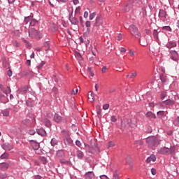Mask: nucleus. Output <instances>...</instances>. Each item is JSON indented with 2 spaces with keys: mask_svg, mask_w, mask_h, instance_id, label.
Returning <instances> with one entry per match:
<instances>
[{
  "mask_svg": "<svg viewBox=\"0 0 179 179\" xmlns=\"http://www.w3.org/2000/svg\"><path fill=\"white\" fill-rule=\"evenodd\" d=\"M146 142L148 145V147L153 150H155V149H156V148L160 145V140L155 136L148 137L146 140Z\"/></svg>",
  "mask_w": 179,
  "mask_h": 179,
  "instance_id": "nucleus-1",
  "label": "nucleus"
},
{
  "mask_svg": "<svg viewBox=\"0 0 179 179\" xmlns=\"http://www.w3.org/2000/svg\"><path fill=\"white\" fill-rule=\"evenodd\" d=\"M28 33L31 38H41V37H43V35L34 28H30Z\"/></svg>",
  "mask_w": 179,
  "mask_h": 179,
  "instance_id": "nucleus-2",
  "label": "nucleus"
},
{
  "mask_svg": "<svg viewBox=\"0 0 179 179\" xmlns=\"http://www.w3.org/2000/svg\"><path fill=\"white\" fill-rule=\"evenodd\" d=\"M62 134L64 136V143L65 145H68L69 146H72L73 145V141L69 136V133L67 131L63 130Z\"/></svg>",
  "mask_w": 179,
  "mask_h": 179,
  "instance_id": "nucleus-3",
  "label": "nucleus"
},
{
  "mask_svg": "<svg viewBox=\"0 0 179 179\" xmlns=\"http://www.w3.org/2000/svg\"><path fill=\"white\" fill-rule=\"evenodd\" d=\"M129 31L131 34H132L133 36H135L136 38H141V34L139 33L138 28L135 27V25L130 26Z\"/></svg>",
  "mask_w": 179,
  "mask_h": 179,
  "instance_id": "nucleus-4",
  "label": "nucleus"
},
{
  "mask_svg": "<svg viewBox=\"0 0 179 179\" xmlns=\"http://www.w3.org/2000/svg\"><path fill=\"white\" fill-rule=\"evenodd\" d=\"M54 121L59 124L60 122H66V119L59 114L55 113L54 116Z\"/></svg>",
  "mask_w": 179,
  "mask_h": 179,
  "instance_id": "nucleus-5",
  "label": "nucleus"
},
{
  "mask_svg": "<svg viewBox=\"0 0 179 179\" xmlns=\"http://www.w3.org/2000/svg\"><path fill=\"white\" fill-rule=\"evenodd\" d=\"M170 152V148L164 147L158 150L159 155H169Z\"/></svg>",
  "mask_w": 179,
  "mask_h": 179,
  "instance_id": "nucleus-6",
  "label": "nucleus"
},
{
  "mask_svg": "<svg viewBox=\"0 0 179 179\" xmlns=\"http://www.w3.org/2000/svg\"><path fill=\"white\" fill-rule=\"evenodd\" d=\"M132 9V2L129 1L127 3L124 7L123 10L124 12H129V10Z\"/></svg>",
  "mask_w": 179,
  "mask_h": 179,
  "instance_id": "nucleus-7",
  "label": "nucleus"
},
{
  "mask_svg": "<svg viewBox=\"0 0 179 179\" xmlns=\"http://www.w3.org/2000/svg\"><path fill=\"white\" fill-rule=\"evenodd\" d=\"M30 143L34 150H38L40 149V143L34 141H31Z\"/></svg>",
  "mask_w": 179,
  "mask_h": 179,
  "instance_id": "nucleus-8",
  "label": "nucleus"
},
{
  "mask_svg": "<svg viewBox=\"0 0 179 179\" xmlns=\"http://www.w3.org/2000/svg\"><path fill=\"white\" fill-rule=\"evenodd\" d=\"M2 148L4 150H12V149H13V145H12L11 144H9L8 143H6L2 145Z\"/></svg>",
  "mask_w": 179,
  "mask_h": 179,
  "instance_id": "nucleus-9",
  "label": "nucleus"
},
{
  "mask_svg": "<svg viewBox=\"0 0 179 179\" xmlns=\"http://www.w3.org/2000/svg\"><path fill=\"white\" fill-rule=\"evenodd\" d=\"M171 59H173V61L178 60V53H177L176 50H171Z\"/></svg>",
  "mask_w": 179,
  "mask_h": 179,
  "instance_id": "nucleus-10",
  "label": "nucleus"
},
{
  "mask_svg": "<svg viewBox=\"0 0 179 179\" xmlns=\"http://www.w3.org/2000/svg\"><path fill=\"white\" fill-rule=\"evenodd\" d=\"M9 167V164L7 163L3 162L0 164V170H2L3 171H5V170H8Z\"/></svg>",
  "mask_w": 179,
  "mask_h": 179,
  "instance_id": "nucleus-11",
  "label": "nucleus"
},
{
  "mask_svg": "<svg viewBox=\"0 0 179 179\" xmlns=\"http://www.w3.org/2000/svg\"><path fill=\"white\" fill-rule=\"evenodd\" d=\"M166 16H167V13L164 10H160L159 13V17L161 19H166Z\"/></svg>",
  "mask_w": 179,
  "mask_h": 179,
  "instance_id": "nucleus-12",
  "label": "nucleus"
},
{
  "mask_svg": "<svg viewBox=\"0 0 179 179\" xmlns=\"http://www.w3.org/2000/svg\"><path fill=\"white\" fill-rule=\"evenodd\" d=\"M176 46H177V43L174 41H169L166 44V48H173V47H176Z\"/></svg>",
  "mask_w": 179,
  "mask_h": 179,
  "instance_id": "nucleus-13",
  "label": "nucleus"
},
{
  "mask_svg": "<svg viewBox=\"0 0 179 179\" xmlns=\"http://www.w3.org/2000/svg\"><path fill=\"white\" fill-rule=\"evenodd\" d=\"M88 99L91 103H93V101H94V96L93 95V92L90 91L88 93Z\"/></svg>",
  "mask_w": 179,
  "mask_h": 179,
  "instance_id": "nucleus-14",
  "label": "nucleus"
},
{
  "mask_svg": "<svg viewBox=\"0 0 179 179\" xmlns=\"http://www.w3.org/2000/svg\"><path fill=\"white\" fill-rule=\"evenodd\" d=\"M150 162H156V157L155 155H151L146 159V163H150Z\"/></svg>",
  "mask_w": 179,
  "mask_h": 179,
  "instance_id": "nucleus-15",
  "label": "nucleus"
},
{
  "mask_svg": "<svg viewBox=\"0 0 179 179\" xmlns=\"http://www.w3.org/2000/svg\"><path fill=\"white\" fill-rule=\"evenodd\" d=\"M145 117H147V118H149V120H152V118H156V115L152 112H148L145 115Z\"/></svg>",
  "mask_w": 179,
  "mask_h": 179,
  "instance_id": "nucleus-16",
  "label": "nucleus"
},
{
  "mask_svg": "<svg viewBox=\"0 0 179 179\" xmlns=\"http://www.w3.org/2000/svg\"><path fill=\"white\" fill-rule=\"evenodd\" d=\"M163 103L166 104V106H173L174 105V101L168 99V100L164 101Z\"/></svg>",
  "mask_w": 179,
  "mask_h": 179,
  "instance_id": "nucleus-17",
  "label": "nucleus"
},
{
  "mask_svg": "<svg viewBox=\"0 0 179 179\" xmlns=\"http://www.w3.org/2000/svg\"><path fill=\"white\" fill-rule=\"evenodd\" d=\"M93 177H94V173H93V172H87L85 174L86 179H92V178H93Z\"/></svg>",
  "mask_w": 179,
  "mask_h": 179,
  "instance_id": "nucleus-18",
  "label": "nucleus"
},
{
  "mask_svg": "<svg viewBox=\"0 0 179 179\" xmlns=\"http://www.w3.org/2000/svg\"><path fill=\"white\" fill-rule=\"evenodd\" d=\"M76 155L78 159H83V156H85V154H83V152L81 150H77Z\"/></svg>",
  "mask_w": 179,
  "mask_h": 179,
  "instance_id": "nucleus-19",
  "label": "nucleus"
},
{
  "mask_svg": "<svg viewBox=\"0 0 179 179\" xmlns=\"http://www.w3.org/2000/svg\"><path fill=\"white\" fill-rule=\"evenodd\" d=\"M70 22H71L72 24H78V23H79L78 18H76L75 17H73L72 18L70 17Z\"/></svg>",
  "mask_w": 179,
  "mask_h": 179,
  "instance_id": "nucleus-20",
  "label": "nucleus"
},
{
  "mask_svg": "<svg viewBox=\"0 0 179 179\" xmlns=\"http://www.w3.org/2000/svg\"><path fill=\"white\" fill-rule=\"evenodd\" d=\"M43 122H44L45 125L46 127H48V128H50V127H51V122L50 120H48V119H45L43 120Z\"/></svg>",
  "mask_w": 179,
  "mask_h": 179,
  "instance_id": "nucleus-21",
  "label": "nucleus"
},
{
  "mask_svg": "<svg viewBox=\"0 0 179 179\" xmlns=\"http://www.w3.org/2000/svg\"><path fill=\"white\" fill-rule=\"evenodd\" d=\"M160 79L162 82H163V83H166V82H167V77H166L164 74H162L160 76Z\"/></svg>",
  "mask_w": 179,
  "mask_h": 179,
  "instance_id": "nucleus-22",
  "label": "nucleus"
},
{
  "mask_svg": "<svg viewBox=\"0 0 179 179\" xmlns=\"http://www.w3.org/2000/svg\"><path fill=\"white\" fill-rule=\"evenodd\" d=\"M175 152H176V147H171V148H169V155H173L174 154Z\"/></svg>",
  "mask_w": 179,
  "mask_h": 179,
  "instance_id": "nucleus-23",
  "label": "nucleus"
},
{
  "mask_svg": "<svg viewBox=\"0 0 179 179\" xmlns=\"http://www.w3.org/2000/svg\"><path fill=\"white\" fill-rule=\"evenodd\" d=\"M96 111L99 115L101 114V108L100 107V106L98 105L96 106Z\"/></svg>",
  "mask_w": 179,
  "mask_h": 179,
  "instance_id": "nucleus-24",
  "label": "nucleus"
},
{
  "mask_svg": "<svg viewBox=\"0 0 179 179\" xmlns=\"http://www.w3.org/2000/svg\"><path fill=\"white\" fill-rule=\"evenodd\" d=\"M31 20H32V17L30 16L25 17V19H24L25 24H27V23L31 22Z\"/></svg>",
  "mask_w": 179,
  "mask_h": 179,
  "instance_id": "nucleus-25",
  "label": "nucleus"
},
{
  "mask_svg": "<svg viewBox=\"0 0 179 179\" xmlns=\"http://www.w3.org/2000/svg\"><path fill=\"white\" fill-rule=\"evenodd\" d=\"M52 146H55L58 143V141L55 138H52L50 142Z\"/></svg>",
  "mask_w": 179,
  "mask_h": 179,
  "instance_id": "nucleus-26",
  "label": "nucleus"
},
{
  "mask_svg": "<svg viewBox=\"0 0 179 179\" xmlns=\"http://www.w3.org/2000/svg\"><path fill=\"white\" fill-rule=\"evenodd\" d=\"M114 146H115V143L113 141H109L108 143V148H114Z\"/></svg>",
  "mask_w": 179,
  "mask_h": 179,
  "instance_id": "nucleus-27",
  "label": "nucleus"
},
{
  "mask_svg": "<svg viewBox=\"0 0 179 179\" xmlns=\"http://www.w3.org/2000/svg\"><path fill=\"white\" fill-rule=\"evenodd\" d=\"M8 157H9V154H8L7 152H4L1 156V159H8Z\"/></svg>",
  "mask_w": 179,
  "mask_h": 179,
  "instance_id": "nucleus-28",
  "label": "nucleus"
},
{
  "mask_svg": "<svg viewBox=\"0 0 179 179\" xmlns=\"http://www.w3.org/2000/svg\"><path fill=\"white\" fill-rule=\"evenodd\" d=\"M29 24H30V26H34L35 24H37V20H36V19L32 18Z\"/></svg>",
  "mask_w": 179,
  "mask_h": 179,
  "instance_id": "nucleus-29",
  "label": "nucleus"
},
{
  "mask_svg": "<svg viewBox=\"0 0 179 179\" xmlns=\"http://www.w3.org/2000/svg\"><path fill=\"white\" fill-rule=\"evenodd\" d=\"M41 162H42L43 164L48 163V161H47V158H45V157H41Z\"/></svg>",
  "mask_w": 179,
  "mask_h": 179,
  "instance_id": "nucleus-30",
  "label": "nucleus"
},
{
  "mask_svg": "<svg viewBox=\"0 0 179 179\" xmlns=\"http://www.w3.org/2000/svg\"><path fill=\"white\" fill-rule=\"evenodd\" d=\"M96 17V12L92 13L90 15V20H93Z\"/></svg>",
  "mask_w": 179,
  "mask_h": 179,
  "instance_id": "nucleus-31",
  "label": "nucleus"
},
{
  "mask_svg": "<svg viewBox=\"0 0 179 179\" xmlns=\"http://www.w3.org/2000/svg\"><path fill=\"white\" fill-rule=\"evenodd\" d=\"M2 114L3 117H9V110H3Z\"/></svg>",
  "mask_w": 179,
  "mask_h": 179,
  "instance_id": "nucleus-32",
  "label": "nucleus"
},
{
  "mask_svg": "<svg viewBox=\"0 0 179 179\" xmlns=\"http://www.w3.org/2000/svg\"><path fill=\"white\" fill-rule=\"evenodd\" d=\"M163 30H166L167 31H171V27L169 26H165L162 27Z\"/></svg>",
  "mask_w": 179,
  "mask_h": 179,
  "instance_id": "nucleus-33",
  "label": "nucleus"
},
{
  "mask_svg": "<svg viewBox=\"0 0 179 179\" xmlns=\"http://www.w3.org/2000/svg\"><path fill=\"white\" fill-rule=\"evenodd\" d=\"M111 122H117V117L115 115H113L110 117Z\"/></svg>",
  "mask_w": 179,
  "mask_h": 179,
  "instance_id": "nucleus-34",
  "label": "nucleus"
},
{
  "mask_svg": "<svg viewBox=\"0 0 179 179\" xmlns=\"http://www.w3.org/2000/svg\"><path fill=\"white\" fill-rule=\"evenodd\" d=\"M173 124L174 125H177V127H179V117L174 120Z\"/></svg>",
  "mask_w": 179,
  "mask_h": 179,
  "instance_id": "nucleus-35",
  "label": "nucleus"
},
{
  "mask_svg": "<svg viewBox=\"0 0 179 179\" xmlns=\"http://www.w3.org/2000/svg\"><path fill=\"white\" fill-rule=\"evenodd\" d=\"M57 156L59 157H62V156H64V151L63 150H59L57 152Z\"/></svg>",
  "mask_w": 179,
  "mask_h": 179,
  "instance_id": "nucleus-36",
  "label": "nucleus"
},
{
  "mask_svg": "<svg viewBox=\"0 0 179 179\" xmlns=\"http://www.w3.org/2000/svg\"><path fill=\"white\" fill-rule=\"evenodd\" d=\"M45 62H42L41 64H39L38 66H37V69H40L41 68H43V66H44L45 65Z\"/></svg>",
  "mask_w": 179,
  "mask_h": 179,
  "instance_id": "nucleus-37",
  "label": "nucleus"
},
{
  "mask_svg": "<svg viewBox=\"0 0 179 179\" xmlns=\"http://www.w3.org/2000/svg\"><path fill=\"white\" fill-rule=\"evenodd\" d=\"M6 177H8V175L6 173H0L1 179L6 178Z\"/></svg>",
  "mask_w": 179,
  "mask_h": 179,
  "instance_id": "nucleus-38",
  "label": "nucleus"
},
{
  "mask_svg": "<svg viewBox=\"0 0 179 179\" xmlns=\"http://www.w3.org/2000/svg\"><path fill=\"white\" fill-rule=\"evenodd\" d=\"M22 92H24V93H27V90H29V87L27 86L24 87L21 89Z\"/></svg>",
  "mask_w": 179,
  "mask_h": 179,
  "instance_id": "nucleus-39",
  "label": "nucleus"
},
{
  "mask_svg": "<svg viewBox=\"0 0 179 179\" xmlns=\"http://www.w3.org/2000/svg\"><path fill=\"white\" fill-rule=\"evenodd\" d=\"M38 135H41V136H43V135H44V134H45V131H44V130H38Z\"/></svg>",
  "mask_w": 179,
  "mask_h": 179,
  "instance_id": "nucleus-40",
  "label": "nucleus"
},
{
  "mask_svg": "<svg viewBox=\"0 0 179 179\" xmlns=\"http://www.w3.org/2000/svg\"><path fill=\"white\" fill-rule=\"evenodd\" d=\"M157 114L159 117H163L164 115V111H159Z\"/></svg>",
  "mask_w": 179,
  "mask_h": 179,
  "instance_id": "nucleus-41",
  "label": "nucleus"
},
{
  "mask_svg": "<svg viewBox=\"0 0 179 179\" xmlns=\"http://www.w3.org/2000/svg\"><path fill=\"white\" fill-rule=\"evenodd\" d=\"M28 134L29 135H34V134H36V131H34V129H30L29 131H28Z\"/></svg>",
  "mask_w": 179,
  "mask_h": 179,
  "instance_id": "nucleus-42",
  "label": "nucleus"
},
{
  "mask_svg": "<svg viewBox=\"0 0 179 179\" xmlns=\"http://www.w3.org/2000/svg\"><path fill=\"white\" fill-rule=\"evenodd\" d=\"M167 96V93L166 92H163L161 94V99H164V97H166Z\"/></svg>",
  "mask_w": 179,
  "mask_h": 179,
  "instance_id": "nucleus-43",
  "label": "nucleus"
},
{
  "mask_svg": "<svg viewBox=\"0 0 179 179\" xmlns=\"http://www.w3.org/2000/svg\"><path fill=\"white\" fill-rule=\"evenodd\" d=\"M109 107H110V105L106 103V104L103 106V110H108Z\"/></svg>",
  "mask_w": 179,
  "mask_h": 179,
  "instance_id": "nucleus-44",
  "label": "nucleus"
},
{
  "mask_svg": "<svg viewBox=\"0 0 179 179\" xmlns=\"http://www.w3.org/2000/svg\"><path fill=\"white\" fill-rule=\"evenodd\" d=\"M76 146H78V148H80V146H82V143H80L78 140H77L76 141Z\"/></svg>",
  "mask_w": 179,
  "mask_h": 179,
  "instance_id": "nucleus-45",
  "label": "nucleus"
},
{
  "mask_svg": "<svg viewBox=\"0 0 179 179\" xmlns=\"http://www.w3.org/2000/svg\"><path fill=\"white\" fill-rule=\"evenodd\" d=\"M151 173H152V176H156V169H155V168H152Z\"/></svg>",
  "mask_w": 179,
  "mask_h": 179,
  "instance_id": "nucleus-46",
  "label": "nucleus"
},
{
  "mask_svg": "<svg viewBox=\"0 0 179 179\" xmlns=\"http://www.w3.org/2000/svg\"><path fill=\"white\" fill-rule=\"evenodd\" d=\"M113 178H114V179H119V178H120V176H118V173H114V174H113Z\"/></svg>",
  "mask_w": 179,
  "mask_h": 179,
  "instance_id": "nucleus-47",
  "label": "nucleus"
},
{
  "mask_svg": "<svg viewBox=\"0 0 179 179\" xmlns=\"http://www.w3.org/2000/svg\"><path fill=\"white\" fill-rule=\"evenodd\" d=\"M85 26H86V27H90V26H91L90 21H86Z\"/></svg>",
  "mask_w": 179,
  "mask_h": 179,
  "instance_id": "nucleus-48",
  "label": "nucleus"
},
{
  "mask_svg": "<svg viewBox=\"0 0 179 179\" xmlns=\"http://www.w3.org/2000/svg\"><path fill=\"white\" fill-rule=\"evenodd\" d=\"M130 57H134L135 55V52H134L132 50H129Z\"/></svg>",
  "mask_w": 179,
  "mask_h": 179,
  "instance_id": "nucleus-49",
  "label": "nucleus"
},
{
  "mask_svg": "<svg viewBox=\"0 0 179 179\" xmlns=\"http://www.w3.org/2000/svg\"><path fill=\"white\" fill-rule=\"evenodd\" d=\"M157 31L155 30L154 32H153V36L155 37V38H157Z\"/></svg>",
  "mask_w": 179,
  "mask_h": 179,
  "instance_id": "nucleus-50",
  "label": "nucleus"
},
{
  "mask_svg": "<svg viewBox=\"0 0 179 179\" xmlns=\"http://www.w3.org/2000/svg\"><path fill=\"white\" fill-rule=\"evenodd\" d=\"M129 78L130 79H132V78H136V73H132Z\"/></svg>",
  "mask_w": 179,
  "mask_h": 179,
  "instance_id": "nucleus-51",
  "label": "nucleus"
},
{
  "mask_svg": "<svg viewBox=\"0 0 179 179\" xmlns=\"http://www.w3.org/2000/svg\"><path fill=\"white\" fill-rule=\"evenodd\" d=\"M88 16H89V13H88L87 11H85V12L84 13V17H85V19H87Z\"/></svg>",
  "mask_w": 179,
  "mask_h": 179,
  "instance_id": "nucleus-52",
  "label": "nucleus"
},
{
  "mask_svg": "<svg viewBox=\"0 0 179 179\" xmlns=\"http://www.w3.org/2000/svg\"><path fill=\"white\" fill-rule=\"evenodd\" d=\"M101 179H109L108 177L106 175H102L100 176Z\"/></svg>",
  "mask_w": 179,
  "mask_h": 179,
  "instance_id": "nucleus-53",
  "label": "nucleus"
},
{
  "mask_svg": "<svg viewBox=\"0 0 179 179\" xmlns=\"http://www.w3.org/2000/svg\"><path fill=\"white\" fill-rule=\"evenodd\" d=\"M60 163H62V164H65L68 163V162H66L65 159H60Z\"/></svg>",
  "mask_w": 179,
  "mask_h": 179,
  "instance_id": "nucleus-54",
  "label": "nucleus"
},
{
  "mask_svg": "<svg viewBox=\"0 0 179 179\" xmlns=\"http://www.w3.org/2000/svg\"><path fill=\"white\" fill-rule=\"evenodd\" d=\"M27 66H30V65L31 64V60H27L26 62Z\"/></svg>",
  "mask_w": 179,
  "mask_h": 179,
  "instance_id": "nucleus-55",
  "label": "nucleus"
},
{
  "mask_svg": "<svg viewBox=\"0 0 179 179\" xmlns=\"http://www.w3.org/2000/svg\"><path fill=\"white\" fill-rule=\"evenodd\" d=\"M117 40L118 41H121V40H122V36H121V34L117 36Z\"/></svg>",
  "mask_w": 179,
  "mask_h": 179,
  "instance_id": "nucleus-56",
  "label": "nucleus"
},
{
  "mask_svg": "<svg viewBox=\"0 0 179 179\" xmlns=\"http://www.w3.org/2000/svg\"><path fill=\"white\" fill-rule=\"evenodd\" d=\"M79 41H80V42L82 43H85V40L83 39V38L82 36H80V37L79 38Z\"/></svg>",
  "mask_w": 179,
  "mask_h": 179,
  "instance_id": "nucleus-57",
  "label": "nucleus"
},
{
  "mask_svg": "<svg viewBox=\"0 0 179 179\" xmlns=\"http://www.w3.org/2000/svg\"><path fill=\"white\" fill-rule=\"evenodd\" d=\"M3 99H5V95L0 92V100H2Z\"/></svg>",
  "mask_w": 179,
  "mask_h": 179,
  "instance_id": "nucleus-58",
  "label": "nucleus"
},
{
  "mask_svg": "<svg viewBox=\"0 0 179 179\" xmlns=\"http://www.w3.org/2000/svg\"><path fill=\"white\" fill-rule=\"evenodd\" d=\"M71 96H75V95H76V91H74V90H73L71 92Z\"/></svg>",
  "mask_w": 179,
  "mask_h": 179,
  "instance_id": "nucleus-59",
  "label": "nucleus"
},
{
  "mask_svg": "<svg viewBox=\"0 0 179 179\" xmlns=\"http://www.w3.org/2000/svg\"><path fill=\"white\" fill-rule=\"evenodd\" d=\"M1 91L3 92V93H5V94H7L8 95V91H6V89H5V87L3 89V90H1Z\"/></svg>",
  "mask_w": 179,
  "mask_h": 179,
  "instance_id": "nucleus-60",
  "label": "nucleus"
},
{
  "mask_svg": "<svg viewBox=\"0 0 179 179\" xmlns=\"http://www.w3.org/2000/svg\"><path fill=\"white\" fill-rule=\"evenodd\" d=\"M1 91L3 92V93H5V94H7L8 95V91H6V89H5V87L3 89V90H1Z\"/></svg>",
  "mask_w": 179,
  "mask_h": 179,
  "instance_id": "nucleus-61",
  "label": "nucleus"
},
{
  "mask_svg": "<svg viewBox=\"0 0 179 179\" xmlns=\"http://www.w3.org/2000/svg\"><path fill=\"white\" fill-rule=\"evenodd\" d=\"M73 2L74 5H78V3H79V0H73Z\"/></svg>",
  "mask_w": 179,
  "mask_h": 179,
  "instance_id": "nucleus-62",
  "label": "nucleus"
},
{
  "mask_svg": "<svg viewBox=\"0 0 179 179\" xmlns=\"http://www.w3.org/2000/svg\"><path fill=\"white\" fill-rule=\"evenodd\" d=\"M102 72L104 73L106 72V71H107V67L106 66H103L101 69Z\"/></svg>",
  "mask_w": 179,
  "mask_h": 179,
  "instance_id": "nucleus-63",
  "label": "nucleus"
},
{
  "mask_svg": "<svg viewBox=\"0 0 179 179\" xmlns=\"http://www.w3.org/2000/svg\"><path fill=\"white\" fill-rule=\"evenodd\" d=\"M8 76H10V77L12 76V71L9 70L8 71Z\"/></svg>",
  "mask_w": 179,
  "mask_h": 179,
  "instance_id": "nucleus-64",
  "label": "nucleus"
}]
</instances>
